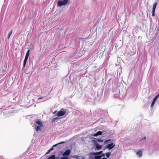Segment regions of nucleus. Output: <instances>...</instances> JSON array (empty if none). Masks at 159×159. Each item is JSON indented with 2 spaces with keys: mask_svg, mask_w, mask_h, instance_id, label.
Here are the masks:
<instances>
[{
  "mask_svg": "<svg viewBox=\"0 0 159 159\" xmlns=\"http://www.w3.org/2000/svg\"><path fill=\"white\" fill-rule=\"evenodd\" d=\"M36 123L38 125H39L40 126L42 127L43 126V124L42 123V122L39 121V120H38L36 121Z\"/></svg>",
  "mask_w": 159,
  "mask_h": 159,
  "instance_id": "obj_7",
  "label": "nucleus"
},
{
  "mask_svg": "<svg viewBox=\"0 0 159 159\" xmlns=\"http://www.w3.org/2000/svg\"><path fill=\"white\" fill-rule=\"evenodd\" d=\"M36 125L35 124V129H36V131H38L39 130H41V128H40V126H39V125H38L37 126V127H36Z\"/></svg>",
  "mask_w": 159,
  "mask_h": 159,
  "instance_id": "obj_13",
  "label": "nucleus"
},
{
  "mask_svg": "<svg viewBox=\"0 0 159 159\" xmlns=\"http://www.w3.org/2000/svg\"><path fill=\"white\" fill-rule=\"evenodd\" d=\"M53 149V147L51 148L49 150L50 151H52Z\"/></svg>",
  "mask_w": 159,
  "mask_h": 159,
  "instance_id": "obj_27",
  "label": "nucleus"
},
{
  "mask_svg": "<svg viewBox=\"0 0 159 159\" xmlns=\"http://www.w3.org/2000/svg\"><path fill=\"white\" fill-rule=\"evenodd\" d=\"M65 143V142H61L60 143H58L57 144H55V145H54L53 147H56V146L57 145H58V144H61V143Z\"/></svg>",
  "mask_w": 159,
  "mask_h": 159,
  "instance_id": "obj_20",
  "label": "nucleus"
},
{
  "mask_svg": "<svg viewBox=\"0 0 159 159\" xmlns=\"http://www.w3.org/2000/svg\"><path fill=\"white\" fill-rule=\"evenodd\" d=\"M70 153V151L68 149L66 150L63 154V155L64 156H68Z\"/></svg>",
  "mask_w": 159,
  "mask_h": 159,
  "instance_id": "obj_5",
  "label": "nucleus"
},
{
  "mask_svg": "<svg viewBox=\"0 0 159 159\" xmlns=\"http://www.w3.org/2000/svg\"><path fill=\"white\" fill-rule=\"evenodd\" d=\"M58 118L57 117V118H53L52 120V122H55L58 119Z\"/></svg>",
  "mask_w": 159,
  "mask_h": 159,
  "instance_id": "obj_21",
  "label": "nucleus"
},
{
  "mask_svg": "<svg viewBox=\"0 0 159 159\" xmlns=\"http://www.w3.org/2000/svg\"><path fill=\"white\" fill-rule=\"evenodd\" d=\"M157 4V2H154V3L153 5L152 10H154V11H155V9L156 7Z\"/></svg>",
  "mask_w": 159,
  "mask_h": 159,
  "instance_id": "obj_12",
  "label": "nucleus"
},
{
  "mask_svg": "<svg viewBox=\"0 0 159 159\" xmlns=\"http://www.w3.org/2000/svg\"><path fill=\"white\" fill-rule=\"evenodd\" d=\"M55 155H53L49 157L47 159H55Z\"/></svg>",
  "mask_w": 159,
  "mask_h": 159,
  "instance_id": "obj_14",
  "label": "nucleus"
},
{
  "mask_svg": "<svg viewBox=\"0 0 159 159\" xmlns=\"http://www.w3.org/2000/svg\"><path fill=\"white\" fill-rule=\"evenodd\" d=\"M136 154L140 157H142V152L140 150H139V151L136 152Z\"/></svg>",
  "mask_w": 159,
  "mask_h": 159,
  "instance_id": "obj_6",
  "label": "nucleus"
},
{
  "mask_svg": "<svg viewBox=\"0 0 159 159\" xmlns=\"http://www.w3.org/2000/svg\"><path fill=\"white\" fill-rule=\"evenodd\" d=\"M101 159H107L106 158H102Z\"/></svg>",
  "mask_w": 159,
  "mask_h": 159,
  "instance_id": "obj_29",
  "label": "nucleus"
},
{
  "mask_svg": "<svg viewBox=\"0 0 159 159\" xmlns=\"http://www.w3.org/2000/svg\"><path fill=\"white\" fill-rule=\"evenodd\" d=\"M56 111H55L54 113H53V114L55 113L56 112Z\"/></svg>",
  "mask_w": 159,
  "mask_h": 159,
  "instance_id": "obj_30",
  "label": "nucleus"
},
{
  "mask_svg": "<svg viewBox=\"0 0 159 159\" xmlns=\"http://www.w3.org/2000/svg\"><path fill=\"white\" fill-rule=\"evenodd\" d=\"M105 155V154H102L101 155H100V156H101V157H104Z\"/></svg>",
  "mask_w": 159,
  "mask_h": 159,
  "instance_id": "obj_25",
  "label": "nucleus"
},
{
  "mask_svg": "<svg viewBox=\"0 0 159 159\" xmlns=\"http://www.w3.org/2000/svg\"><path fill=\"white\" fill-rule=\"evenodd\" d=\"M146 139V137H143V138L142 139V140H145V139Z\"/></svg>",
  "mask_w": 159,
  "mask_h": 159,
  "instance_id": "obj_26",
  "label": "nucleus"
},
{
  "mask_svg": "<svg viewBox=\"0 0 159 159\" xmlns=\"http://www.w3.org/2000/svg\"><path fill=\"white\" fill-rule=\"evenodd\" d=\"M28 58H26V57H25V58L24 59V61H23V68L24 67H25V65H26V62H27V61L28 60Z\"/></svg>",
  "mask_w": 159,
  "mask_h": 159,
  "instance_id": "obj_11",
  "label": "nucleus"
},
{
  "mask_svg": "<svg viewBox=\"0 0 159 159\" xmlns=\"http://www.w3.org/2000/svg\"><path fill=\"white\" fill-rule=\"evenodd\" d=\"M43 98H39L38 99L39 100L40 99H42Z\"/></svg>",
  "mask_w": 159,
  "mask_h": 159,
  "instance_id": "obj_28",
  "label": "nucleus"
},
{
  "mask_svg": "<svg viewBox=\"0 0 159 159\" xmlns=\"http://www.w3.org/2000/svg\"><path fill=\"white\" fill-rule=\"evenodd\" d=\"M93 159V158H92V159Z\"/></svg>",
  "mask_w": 159,
  "mask_h": 159,
  "instance_id": "obj_31",
  "label": "nucleus"
},
{
  "mask_svg": "<svg viewBox=\"0 0 159 159\" xmlns=\"http://www.w3.org/2000/svg\"><path fill=\"white\" fill-rule=\"evenodd\" d=\"M102 146L100 144H99L98 143H97L96 144V148L98 150H99L102 148Z\"/></svg>",
  "mask_w": 159,
  "mask_h": 159,
  "instance_id": "obj_8",
  "label": "nucleus"
},
{
  "mask_svg": "<svg viewBox=\"0 0 159 159\" xmlns=\"http://www.w3.org/2000/svg\"><path fill=\"white\" fill-rule=\"evenodd\" d=\"M111 154V152H107L106 153V155L107 158H108Z\"/></svg>",
  "mask_w": 159,
  "mask_h": 159,
  "instance_id": "obj_16",
  "label": "nucleus"
},
{
  "mask_svg": "<svg viewBox=\"0 0 159 159\" xmlns=\"http://www.w3.org/2000/svg\"><path fill=\"white\" fill-rule=\"evenodd\" d=\"M102 132L101 131H99L98 132L94 134V136H97L98 135H100L102 134Z\"/></svg>",
  "mask_w": 159,
  "mask_h": 159,
  "instance_id": "obj_9",
  "label": "nucleus"
},
{
  "mask_svg": "<svg viewBox=\"0 0 159 159\" xmlns=\"http://www.w3.org/2000/svg\"><path fill=\"white\" fill-rule=\"evenodd\" d=\"M101 158V156H95V159H100Z\"/></svg>",
  "mask_w": 159,
  "mask_h": 159,
  "instance_id": "obj_19",
  "label": "nucleus"
},
{
  "mask_svg": "<svg viewBox=\"0 0 159 159\" xmlns=\"http://www.w3.org/2000/svg\"><path fill=\"white\" fill-rule=\"evenodd\" d=\"M12 32V30H11V31L8 33V36L7 37V38L8 39L11 35Z\"/></svg>",
  "mask_w": 159,
  "mask_h": 159,
  "instance_id": "obj_17",
  "label": "nucleus"
},
{
  "mask_svg": "<svg viewBox=\"0 0 159 159\" xmlns=\"http://www.w3.org/2000/svg\"><path fill=\"white\" fill-rule=\"evenodd\" d=\"M66 113V110H64L63 111H59L57 114V116L58 117L60 116H62L64 115Z\"/></svg>",
  "mask_w": 159,
  "mask_h": 159,
  "instance_id": "obj_2",
  "label": "nucleus"
},
{
  "mask_svg": "<svg viewBox=\"0 0 159 159\" xmlns=\"http://www.w3.org/2000/svg\"><path fill=\"white\" fill-rule=\"evenodd\" d=\"M61 159H68V158L67 157H61Z\"/></svg>",
  "mask_w": 159,
  "mask_h": 159,
  "instance_id": "obj_22",
  "label": "nucleus"
},
{
  "mask_svg": "<svg viewBox=\"0 0 159 159\" xmlns=\"http://www.w3.org/2000/svg\"><path fill=\"white\" fill-rule=\"evenodd\" d=\"M159 97V93L153 99L151 105V107H152L155 104V102Z\"/></svg>",
  "mask_w": 159,
  "mask_h": 159,
  "instance_id": "obj_3",
  "label": "nucleus"
},
{
  "mask_svg": "<svg viewBox=\"0 0 159 159\" xmlns=\"http://www.w3.org/2000/svg\"><path fill=\"white\" fill-rule=\"evenodd\" d=\"M68 2V0H61L57 2V7L61 6L66 5Z\"/></svg>",
  "mask_w": 159,
  "mask_h": 159,
  "instance_id": "obj_1",
  "label": "nucleus"
},
{
  "mask_svg": "<svg viewBox=\"0 0 159 159\" xmlns=\"http://www.w3.org/2000/svg\"><path fill=\"white\" fill-rule=\"evenodd\" d=\"M115 145L113 143H111L110 144H108L107 146V148L109 149H111V148H113L115 146Z\"/></svg>",
  "mask_w": 159,
  "mask_h": 159,
  "instance_id": "obj_4",
  "label": "nucleus"
},
{
  "mask_svg": "<svg viewBox=\"0 0 159 159\" xmlns=\"http://www.w3.org/2000/svg\"><path fill=\"white\" fill-rule=\"evenodd\" d=\"M155 11L152 10V16H155Z\"/></svg>",
  "mask_w": 159,
  "mask_h": 159,
  "instance_id": "obj_23",
  "label": "nucleus"
},
{
  "mask_svg": "<svg viewBox=\"0 0 159 159\" xmlns=\"http://www.w3.org/2000/svg\"><path fill=\"white\" fill-rule=\"evenodd\" d=\"M51 151H50V150L49 149L48 151V152L46 153V154H48L49 153V152H50Z\"/></svg>",
  "mask_w": 159,
  "mask_h": 159,
  "instance_id": "obj_24",
  "label": "nucleus"
},
{
  "mask_svg": "<svg viewBox=\"0 0 159 159\" xmlns=\"http://www.w3.org/2000/svg\"><path fill=\"white\" fill-rule=\"evenodd\" d=\"M102 151H101L98 152H92L91 154H93L94 155H99V154H101L102 153Z\"/></svg>",
  "mask_w": 159,
  "mask_h": 159,
  "instance_id": "obj_10",
  "label": "nucleus"
},
{
  "mask_svg": "<svg viewBox=\"0 0 159 159\" xmlns=\"http://www.w3.org/2000/svg\"><path fill=\"white\" fill-rule=\"evenodd\" d=\"M30 50H28L26 53V55H25V57H26V58H28V57L29 56V52H30Z\"/></svg>",
  "mask_w": 159,
  "mask_h": 159,
  "instance_id": "obj_15",
  "label": "nucleus"
},
{
  "mask_svg": "<svg viewBox=\"0 0 159 159\" xmlns=\"http://www.w3.org/2000/svg\"><path fill=\"white\" fill-rule=\"evenodd\" d=\"M111 142V140L110 139H107V140H106L104 141V143H107L109 142Z\"/></svg>",
  "mask_w": 159,
  "mask_h": 159,
  "instance_id": "obj_18",
  "label": "nucleus"
}]
</instances>
